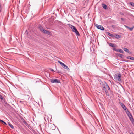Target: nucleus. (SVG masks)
Here are the masks:
<instances>
[{
    "mask_svg": "<svg viewBox=\"0 0 134 134\" xmlns=\"http://www.w3.org/2000/svg\"><path fill=\"white\" fill-rule=\"evenodd\" d=\"M24 122L25 123V124H26V122L25 121Z\"/></svg>",
    "mask_w": 134,
    "mask_h": 134,
    "instance_id": "nucleus-34",
    "label": "nucleus"
},
{
    "mask_svg": "<svg viewBox=\"0 0 134 134\" xmlns=\"http://www.w3.org/2000/svg\"><path fill=\"white\" fill-rule=\"evenodd\" d=\"M38 28L44 34H47L49 35H51L52 33L50 31H47L44 29L43 27L41 26H40L38 27Z\"/></svg>",
    "mask_w": 134,
    "mask_h": 134,
    "instance_id": "nucleus-1",
    "label": "nucleus"
},
{
    "mask_svg": "<svg viewBox=\"0 0 134 134\" xmlns=\"http://www.w3.org/2000/svg\"><path fill=\"white\" fill-rule=\"evenodd\" d=\"M52 71H54V70L53 69H50Z\"/></svg>",
    "mask_w": 134,
    "mask_h": 134,
    "instance_id": "nucleus-32",
    "label": "nucleus"
},
{
    "mask_svg": "<svg viewBox=\"0 0 134 134\" xmlns=\"http://www.w3.org/2000/svg\"><path fill=\"white\" fill-rule=\"evenodd\" d=\"M95 26L98 29H100L102 30H104V28L101 25L97 24L95 25Z\"/></svg>",
    "mask_w": 134,
    "mask_h": 134,
    "instance_id": "nucleus-6",
    "label": "nucleus"
},
{
    "mask_svg": "<svg viewBox=\"0 0 134 134\" xmlns=\"http://www.w3.org/2000/svg\"><path fill=\"white\" fill-rule=\"evenodd\" d=\"M51 82L52 83H60V81L56 79H51Z\"/></svg>",
    "mask_w": 134,
    "mask_h": 134,
    "instance_id": "nucleus-3",
    "label": "nucleus"
},
{
    "mask_svg": "<svg viewBox=\"0 0 134 134\" xmlns=\"http://www.w3.org/2000/svg\"><path fill=\"white\" fill-rule=\"evenodd\" d=\"M27 123H26V124H25L26 125H27Z\"/></svg>",
    "mask_w": 134,
    "mask_h": 134,
    "instance_id": "nucleus-35",
    "label": "nucleus"
},
{
    "mask_svg": "<svg viewBox=\"0 0 134 134\" xmlns=\"http://www.w3.org/2000/svg\"><path fill=\"white\" fill-rule=\"evenodd\" d=\"M105 86V87H106L107 88L108 90H110V88L108 86V85L105 82L104 83V86Z\"/></svg>",
    "mask_w": 134,
    "mask_h": 134,
    "instance_id": "nucleus-9",
    "label": "nucleus"
},
{
    "mask_svg": "<svg viewBox=\"0 0 134 134\" xmlns=\"http://www.w3.org/2000/svg\"><path fill=\"white\" fill-rule=\"evenodd\" d=\"M111 37L113 38H114L115 37V35L112 34Z\"/></svg>",
    "mask_w": 134,
    "mask_h": 134,
    "instance_id": "nucleus-29",
    "label": "nucleus"
},
{
    "mask_svg": "<svg viewBox=\"0 0 134 134\" xmlns=\"http://www.w3.org/2000/svg\"><path fill=\"white\" fill-rule=\"evenodd\" d=\"M8 124L9 126L12 129H13L14 128V126L10 124V122H8Z\"/></svg>",
    "mask_w": 134,
    "mask_h": 134,
    "instance_id": "nucleus-13",
    "label": "nucleus"
},
{
    "mask_svg": "<svg viewBox=\"0 0 134 134\" xmlns=\"http://www.w3.org/2000/svg\"><path fill=\"white\" fill-rule=\"evenodd\" d=\"M73 28V29H72V31L75 32L77 36H80V34L76 27L74 26V27Z\"/></svg>",
    "mask_w": 134,
    "mask_h": 134,
    "instance_id": "nucleus-4",
    "label": "nucleus"
},
{
    "mask_svg": "<svg viewBox=\"0 0 134 134\" xmlns=\"http://www.w3.org/2000/svg\"><path fill=\"white\" fill-rule=\"evenodd\" d=\"M103 90L105 92L106 95L107 96H109V94L106 88H105V86H103Z\"/></svg>",
    "mask_w": 134,
    "mask_h": 134,
    "instance_id": "nucleus-8",
    "label": "nucleus"
},
{
    "mask_svg": "<svg viewBox=\"0 0 134 134\" xmlns=\"http://www.w3.org/2000/svg\"><path fill=\"white\" fill-rule=\"evenodd\" d=\"M107 33L108 35L110 36L111 37V36L112 35V34H111V33H110L109 32H107Z\"/></svg>",
    "mask_w": 134,
    "mask_h": 134,
    "instance_id": "nucleus-24",
    "label": "nucleus"
},
{
    "mask_svg": "<svg viewBox=\"0 0 134 134\" xmlns=\"http://www.w3.org/2000/svg\"><path fill=\"white\" fill-rule=\"evenodd\" d=\"M127 58L131 60H134V57H131L128 56L127 57Z\"/></svg>",
    "mask_w": 134,
    "mask_h": 134,
    "instance_id": "nucleus-10",
    "label": "nucleus"
},
{
    "mask_svg": "<svg viewBox=\"0 0 134 134\" xmlns=\"http://www.w3.org/2000/svg\"><path fill=\"white\" fill-rule=\"evenodd\" d=\"M130 4L131 6L134 7V3L131 2L130 3Z\"/></svg>",
    "mask_w": 134,
    "mask_h": 134,
    "instance_id": "nucleus-23",
    "label": "nucleus"
},
{
    "mask_svg": "<svg viewBox=\"0 0 134 134\" xmlns=\"http://www.w3.org/2000/svg\"><path fill=\"white\" fill-rule=\"evenodd\" d=\"M0 99L2 100H3V98L2 95H0Z\"/></svg>",
    "mask_w": 134,
    "mask_h": 134,
    "instance_id": "nucleus-27",
    "label": "nucleus"
},
{
    "mask_svg": "<svg viewBox=\"0 0 134 134\" xmlns=\"http://www.w3.org/2000/svg\"><path fill=\"white\" fill-rule=\"evenodd\" d=\"M124 26H125V27H126V28H128H128H129V27L127 26H126V25H124Z\"/></svg>",
    "mask_w": 134,
    "mask_h": 134,
    "instance_id": "nucleus-31",
    "label": "nucleus"
},
{
    "mask_svg": "<svg viewBox=\"0 0 134 134\" xmlns=\"http://www.w3.org/2000/svg\"><path fill=\"white\" fill-rule=\"evenodd\" d=\"M121 75L120 74H119L118 75H115L114 78L117 82H121Z\"/></svg>",
    "mask_w": 134,
    "mask_h": 134,
    "instance_id": "nucleus-2",
    "label": "nucleus"
},
{
    "mask_svg": "<svg viewBox=\"0 0 134 134\" xmlns=\"http://www.w3.org/2000/svg\"><path fill=\"white\" fill-rule=\"evenodd\" d=\"M127 115H128L129 118L130 119V120L131 119H132L133 118L132 116V114H131V113H130V112L129 111L127 110L126 111H125Z\"/></svg>",
    "mask_w": 134,
    "mask_h": 134,
    "instance_id": "nucleus-5",
    "label": "nucleus"
},
{
    "mask_svg": "<svg viewBox=\"0 0 134 134\" xmlns=\"http://www.w3.org/2000/svg\"><path fill=\"white\" fill-rule=\"evenodd\" d=\"M103 7V8L105 9H106L107 8V6L105 5V4H102V5Z\"/></svg>",
    "mask_w": 134,
    "mask_h": 134,
    "instance_id": "nucleus-11",
    "label": "nucleus"
},
{
    "mask_svg": "<svg viewBox=\"0 0 134 134\" xmlns=\"http://www.w3.org/2000/svg\"><path fill=\"white\" fill-rule=\"evenodd\" d=\"M120 105L125 111H126L128 110L126 107L123 103H121Z\"/></svg>",
    "mask_w": 134,
    "mask_h": 134,
    "instance_id": "nucleus-7",
    "label": "nucleus"
},
{
    "mask_svg": "<svg viewBox=\"0 0 134 134\" xmlns=\"http://www.w3.org/2000/svg\"><path fill=\"white\" fill-rule=\"evenodd\" d=\"M121 19L123 21H125V19L124 18H121Z\"/></svg>",
    "mask_w": 134,
    "mask_h": 134,
    "instance_id": "nucleus-28",
    "label": "nucleus"
},
{
    "mask_svg": "<svg viewBox=\"0 0 134 134\" xmlns=\"http://www.w3.org/2000/svg\"><path fill=\"white\" fill-rule=\"evenodd\" d=\"M118 52H119L122 53H124L123 51L121 49H119Z\"/></svg>",
    "mask_w": 134,
    "mask_h": 134,
    "instance_id": "nucleus-21",
    "label": "nucleus"
},
{
    "mask_svg": "<svg viewBox=\"0 0 134 134\" xmlns=\"http://www.w3.org/2000/svg\"><path fill=\"white\" fill-rule=\"evenodd\" d=\"M58 62L62 66L64 64V63L62 62L61 61H58Z\"/></svg>",
    "mask_w": 134,
    "mask_h": 134,
    "instance_id": "nucleus-17",
    "label": "nucleus"
},
{
    "mask_svg": "<svg viewBox=\"0 0 134 134\" xmlns=\"http://www.w3.org/2000/svg\"><path fill=\"white\" fill-rule=\"evenodd\" d=\"M113 49L114 50V51H116L118 52V51H119V49H116V48H114Z\"/></svg>",
    "mask_w": 134,
    "mask_h": 134,
    "instance_id": "nucleus-25",
    "label": "nucleus"
},
{
    "mask_svg": "<svg viewBox=\"0 0 134 134\" xmlns=\"http://www.w3.org/2000/svg\"><path fill=\"white\" fill-rule=\"evenodd\" d=\"M118 55L121 58L122 57V56L123 55L120 54H119Z\"/></svg>",
    "mask_w": 134,
    "mask_h": 134,
    "instance_id": "nucleus-26",
    "label": "nucleus"
},
{
    "mask_svg": "<svg viewBox=\"0 0 134 134\" xmlns=\"http://www.w3.org/2000/svg\"><path fill=\"white\" fill-rule=\"evenodd\" d=\"M0 121H1V122H2L3 123H4V124H5V125H7V124L6 123L4 122V121H3L2 120L0 119Z\"/></svg>",
    "mask_w": 134,
    "mask_h": 134,
    "instance_id": "nucleus-22",
    "label": "nucleus"
},
{
    "mask_svg": "<svg viewBox=\"0 0 134 134\" xmlns=\"http://www.w3.org/2000/svg\"><path fill=\"white\" fill-rule=\"evenodd\" d=\"M115 37L117 39H119L120 37V36L119 35L115 34Z\"/></svg>",
    "mask_w": 134,
    "mask_h": 134,
    "instance_id": "nucleus-14",
    "label": "nucleus"
},
{
    "mask_svg": "<svg viewBox=\"0 0 134 134\" xmlns=\"http://www.w3.org/2000/svg\"><path fill=\"white\" fill-rule=\"evenodd\" d=\"M134 28V26L130 28L129 27L128 29L131 31H132Z\"/></svg>",
    "mask_w": 134,
    "mask_h": 134,
    "instance_id": "nucleus-19",
    "label": "nucleus"
},
{
    "mask_svg": "<svg viewBox=\"0 0 134 134\" xmlns=\"http://www.w3.org/2000/svg\"><path fill=\"white\" fill-rule=\"evenodd\" d=\"M74 27V26L72 25H69V27L71 28L72 30V29H73V27Z\"/></svg>",
    "mask_w": 134,
    "mask_h": 134,
    "instance_id": "nucleus-20",
    "label": "nucleus"
},
{
    "mask_svg": "<svg viewBox=\"0 0 134 134\" xmlns=\"http://www.w3.org/2000/svg\"><path fill=\"white\" fill-rule=\"evenodd\" d=\"M130 134H134L133 132H131V133H130Z\"/></svg>",
    "mask_w": 134,
    "mask_h": 134,
    "instance_id": "nucleus-33",
    "label": "nucleus"
},
{
    "mask_svg": "<svg viewBox=\"0 0 134 134\" xmlns=\"http://www.w3.org/2000/svg\"><path fill=\"white\" fill-rule=\"evenodd\" d=\"M123 49L124 50V51H125L126 52H128V53H129V51L127 48H124Z\"/></svg>",
    "mask_w": 134,
    "mask_h": 134,
    "instance_id": "nucleus-15",
    "label": "nucleus"
},
{
    "mask_svg": "<svg viewBox=\"0 0 134 134\" xmlns=\"http://www.w3.org/2000/svg\"><path fill=\"white\" fill-rule=\"evenodd\" d=\"M63 67L66 69H69L68 67L65 64L63 66Z\"/></svg>",
    "mask_w": 134,
    "mask_h": 134,
    "instance_id": "nucleus-12",
    "label": "nucleus"
},
{
    "mask_svg": "<svg viewBox=\"0 0 134 134\" xmlns=\"http://www.w3.org/2000/svg\"><path fill=\"white\" fill-rule=\"evenodd\" d=\"M109 45L112 47H115L114 45V44L111 43H109Z\"/></svg>",
    "mask_w": 134,
    "mask_h": 134,
    "instance_id": "nucleus-16",
    "label": "nucleus"
},
{
    "mask_svg": "<svg viewBox=\"0 0 134 134\" xmlns=\"http://www.w3.org/2000/svg\"><path fill=\"white\" fill-rule=\"evenodd\" d=\"M38 81H36V83L37 82H39L40 81V80L39 79H38Z\"/></svg>",
    "mask_w": 134,
    "mask_h": 134,
    "instance_id": "nucleus-30",
    "label": "nucleus"
},
{
    "mask_svg": "<svg viewBox=\"0 0 134 134\" xmlns=\"http://www.w3.org/2000/svg\"><path fill=\"white\" fill-rule=\"evenodd\" d=\"M130 120L131 121L133 125H134V119H133V118H132V119H131Z\"/></svg>",
    "mask_w": 134,
    "mask_h": 134,
    "instance_id": "nucleus-18",
    "label": "nucleus"
}]
</instances>
